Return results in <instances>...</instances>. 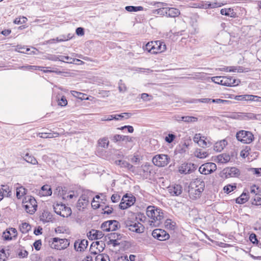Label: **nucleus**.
Returning a JSON list of instances; mask_svg holds the SVG:
<instances>
[{
    "label": "nucleus",
    "instance_id": "obj_1",
    "mask_svg": "<svg viewBox=\"0 0 261 261\" xmlns=\"http://www.w3.org/2000/svg\"><path fill=\"white\" fill-rule=\"evenodd\" d=\"M146 215L152 219L150 221V225H152L154 226H158L164 218L163 211L153 206L147 207Z\"/></svg>",
    "mask_w": 261,
    "mask_h": 261
},
{
    "label": "nucleus",
    "instance_id": "obj_2",
    "mask_svg": "<svg viewBox=\"0 0 261 261\" xmlns=\"http://www.w3.org/2000/svg\"><path fill=\"white\" fill-rule=\"evenodd\" d=\"M22 206L27 213L33 214L37 210V204L36 199L32 196L27 195L22 200Z\"/></svg>",
    "mask_w": 261,
    "mask_h": 261
},
{
    "label": "nucleus",
    "instance_id": "obj_3",
    "mask_svg": "<svg viewBox=\"0 0 261 261\" xmlns=\"http://www.w3.org/2000/svg\"><path fill=\"white\" fill-rule=\"evenodd\" d=\"M51 248L57 250L64 249L69 245V242L66 239L54 238L49 241Z\"/></svg>",
    "mask_w": 261,
    "mask_h": 261
},
{
    "label": "nucleus",
    "instance_id": "obj_4",
    "mask_svg": "<svg viewBox=\"0 0 261 261\" xmlns=\"http://www.w3.org/2000/svg\"><path fill=\"white\" fill-rule=\"evenodd\" d=\"M236 138L238 141L245 144L251 143L254 139L253 135L250 132L246 130H240L238 132Z\"/></svg>",
    "mask_w": 261,
    "mask_h": 261
},
{
    "label": "nucleus",
    "instance_id": "obj_5",
    "mask_svg": "<svg viewBox=\"0 0 261 261\" xmlns=\"http://www.w3.org/2000/svg\"><path fill=\"white\" fill-rule=\"evenodd\" d=\"M170 161V158L166 154H158L154 156L152 160L154 165L158 167L166 166Z\"/></svg>",
    "mask_w": 261,
    "mask_h": 261
},
{
    "label": "nucleus",
    "instance_id": "obj_6",
    "mask_svg": "<svg viewBox=\"0 0 261 261\" xmlns=\"http://www.w3.org/2000/svg\"><path fill=\"white\" fill-rule=\"evenodd\" d=\"M120 227L119 223L116 220H109L102 223L101 228L104 231H115Z\"/></svg>",
    "mask_w": 261,
    "mask_h": 261
},
{
    "label": "nucleus",
    "instance_id": "obj_7",
    "mask_svg": "<svg viewBox=\"0 0 261 261\" xmlns=\"http://www.w3.org/2000/svg\"><path fill=\"white\" fill-rule=\"evenodd\" d=\"M217 169L216 165L212 162H208L202 165L199 168L200 173L207 175L213 173Z\"/></svg>",
    "mask_w": 261,
    "mask_h": 261
},
{
    "label": "nucleus",
    "instance_id": "obj_8",
    "mask_svg": "<svg viewBox=\"0 0 261 261\" xmlns=\"http://www.w3.org/2000/svg\"><path fill=\"white\" fill-rule=\"evenodd\" d=\"M126 227L132 231L141 233L144 232V227L139 222H133L130 221L125 222Z\"/></svg>",
    "mask_w": 261,
    "mask_h": 261
},
{
    "label": "nucleus",
    "instance_id": "obj_9",
    "mask_svg": "<svg viewBox=\"0 0 261 261\" xmlns=\"http://www.w3.org/2000/svg\"><path fill=\"white\" fill-rule=\"evenodd\" d=\"M152 236L159 241H165L169 238V234L164 230L155 229L153 230Z\"/></svg>",
    "mask_w": 261,
    "mask_h": 261
},
{
    "label": "nucleus",
    "instance_id": "obj_10",
    "mask_svg": "<svg viewBox=\"0 0 261 261\" xmlns=\"http://www.w3.org/2000/svg\"><path fill=\"white\" fill-rule=\"evenodd\" d=\"M135 201V198L133 197H128L126 195L124 196L119 204L121 210H125L133 205Z\"/></svg>",
    "mask_w": 261,
    "mask_h": 261
},
{
    "label": "nucleus",
    "instance_id": "obj_11",
    "mask_svg": "<svg viewBox=\"0 0 261 261\" xmlns=\"http://www.w3.org/2000/svg\"><path fill=\"white\" fill-rule=\"evenodd\" d=\"M195 169L193 164L184 163L179 167V172L181 174H190Z\"/></svg>",
    "mask_w": 261,
    "mask_h": 261
},
{
    "label": "nucleus",
    "instance_id": "obj_12",
    "mask_svg": "<svg viewBox=\"0 0 261 261\" xmlns=\"http://www.w3.org/2000/svg\"><path fill=\"white\" fill-rule=\"evenodd\" d=\"M89 202V196L87 194L84 193L80 197L76 206L79 210H81V208L84 209L86 208V206L88 205Z\"/></svg>",
    "mask_w": 261,
    "mask_h": 261
},
{
    "label": "nucleus",
    "instance_id": "obj_13",
    "mask_svg": "<svg viewBox=\"0 0 261 261\" xmlns=\"http://www.w3.org/2000/svg\"><path fill=\"white\" fill-rule=\"evenodd\" d=\"M222 83H221V85L228 87L238 85L240 83V81L239 80H237L236 79H234L231 76L227 77L223 76V80H222Z\"/></svg>",
    "mask_w": 261,
    "mask_h": 261
},
{
    "label": "nucleus",
    "instance_id": "obj_14",
    "mask_svg": "<svg viewBox=\"0 0 261 261\" xmlns=\"http://www.w3.org/2000/svg\"><path fill=\"white\" fill-rule=\"evenodd\" d=\"M17 235V230L14 228H9L6 231L4 232L3 237L5 240H11L13 238H16Z\"/></svg>",
    "mask_w": 261,
    "mask_h": 261
},
{
    "label": "nucleus",
    "instance_id": "obj_15",
    "mask_svg": "<svg viewBox=\"0 0 261 261\" xmlns=\"http://www.w3.org/2000/svg\"><path fill=\"white\" fill-rule=\"evenodd\" d=\"M88 242L87 240L76 241L74 244L75 249L77 251H83L87 247Z\"/></svg>",
    "mask_w": 261,
    "mask_h": 261
},
{
    "label": "nucleus",
    "instance_id": "obj_16",
    "mask_svg": "<svg viewBox=\"0 0 261 261\" xmlns=\"http://www.w3.org/2000/svg\"><path fill=\"white\" fill-rule=\"evenodd\" d=\"M153 46H154V54L162 53L166 49L165 44L161 41H153Z\"/></svg>",
    "mask_w": 261,
    "mask_h": 261
},
{
    "label": "nucleus",
    "instance_id": "obj_17",
    "mask_svg": "<svg viewBox=\"0 0 261 261\" xmlns=\"http://www.w3.org/2000/svg\"><path fill=\"white\" fill-rule=\"evenodd\" d=\"M168 191L172 196H178L182 192V188L179 185H174L168 187Z\"/></svg>",
    "mask_w": 261,
    "mask_h": 261
},
{
    "label": "nucleus",
    "instance_id": "obj_18",
    "mask_svg": "<svg viewBox=\"0 0 261 261\" xmlns=\"http://www.w3.org/2000/svg\"><path fill=\"white\" fill-rule=\"evenodd\" d=\"M40 220L43 223H46L49 222H52L53 219V216L51 213L44 211L42 215L40 217Z\"/></svg>",
    "mask_w": 261,
    "mask_h": 261
},
{
    "label": "nucleus",
    "instance_id": "obj_19",
    "mask_svg": "<svg viewBox=\"0 0 261 261\" xmlns=\"http://www.w3.org/2000/svg\"><path fill=\"white\" fill-rule=\"evenodd\" d=\"M103 236L101 231L92 229L89 232V237L91 240H97L102 238Z\"/></svg>",
    "mask_w": 261,
    "mask_h": 261
},
{
    "label": "nucleus",
    "instance_id": "obj_20",
    "mask_svg": "<svg viewBox=\"0 0 261 261\" xmlns=\"http://www.w3.org/2000/svg\"><path fill=\"white\" fill-rule=\"evenodd\" d=\"M52 194L50 187L48 185H44L42 187L41 190L39 192V194L41 196H50Z\"/></svg>",
    "mask_w": 261,
    "mask_h": 261
},
{
    "label": "nucleus",
    "instance_id": "obj_21",
    "mask_svg": "<svg viewBox=\"0 0 261 261\" xmlns=\"http://www.w3.org/2000/svg\"><path fill=\"white\" fill-rule=\"evenodd\" d=\"M225 140H222L216 142L214 146V149L217 152H221L227 145Z\"/></svg>",
    "mask_w": 261,
    "mask_h": 261
},
{
    "label": "nucleus",
    "instance_id": "obj_22",
    "mask_svg": "<svg viewBox=\"0 0 261 261\" xmlns=\"http://www.w3.org/2000/svg\"><path fill=\"white\" fill-rule=\"evenodd\" d=\"M53 60L55 61H60L68 63H72L74 62L75 59L69 57L65 56H59L58 57H55Z\"/></svg>",
    "mask_w": 261,
    "mask_h": 261
},
{
    "label": "nucleus",
    "instance_id": "obj_23",
    "mask_svg": "<svg viewBox=\"0 0 261 261\" xmlns=\"http://www.w3.org/2000/svg\"><path fill=\"white\" fill-rule=\"evenodd\" d=\"M226 176L229 175L230 177L236 176L239 175V170L236 167H231L224 169Z\"/></svg>",
    "mask_w": 261,
    "mask_h": 261
},
{
    "label": "nucleus",
    "instance_id": "obj_24",
    "mask_svg": "<svg viewBox=\"0 0 261 261\" xmlns=\"http://www.w3.org/2000/svg\"><path fill=\"white\" fill-rule=\"evenodd\" d=\"M261 115L260 114H254L252 113H243L244 120L259 119Z\"/></svg>",
    "mask_w": 261,
    "mask_h": 261
},
{
    "label": "nucleus",
    "instance_id": "obj_25",
    "mask_svg": "<svg viewBox=\"0 0 261 261\" xmlns=\"http://www.w3.org/2000/svg\"><path fill=\"white\" fill-rule=\"evenodd\" d=\"M230 158L228 154L223 153L217 156V161L218 163H226L230 161Z\"/></svg>",
    "mask_w": 261,
    "mask_h": 261
},
{
    "label": "nucleus",
    "instance_id": "obj_26",
    "mask_svg": "<svg viewBox=\"0 0 261 261\" xmlns=\"http://www.w3.org/2000/svg\"><path fill=\"white\" fill-rule=\"evenodd\" d=\"M180 14L178 9L174 8H168L167 17H175Z\"/></svg>",
    "mask_w": 261,
    "mask_h": 261
},
{
    "label": "nucleus",
    "instance_id": "obj_27",
    "mask_svg": "<svg viewBox=\"0 0 261 261\" xmlns=\"http://www.w3.org/2000/svg\"><path fill=\"white\" fill-rule=\"evenodd\" d=\"M249 195L248 193L243 192L240 197L236 200V203L239 204H243L248 201L249 199Z\"/></svg>",
    "mask_w": 261,
    "mask_h": 261
},
{
    "label": "nucleus",
    "instance_id": "obj_28",
    "mask_svg": "<svg viewBox=\"0 0 261 261\" xmlns=\"http://www.w3.org/2000/svg\"><path fill=\"white\" fill-rule=\"evenodd\" d=\"M115 164L117 165L120 166L121 167H125L128 169L129 170H132L134 166L129 164V163L122 160H116L115 161Z\"/></svg>",
    "mask_w": 261,
    "mask_h": 261
},
{
    "label": "nucleus",
    "instance_id": "obj_29",
    "mask_svg": "<svg viewBox=\"0 0 261 261\" xmlns=\"http://www.w3.org/2000/svg\"><path fill=\"white\" fill-rule=\"evenodd\" d=\"M105 246V244L102 241H97L95 243H93L91 245L92 247H96L98 250V252L103 251Z\"/></svg>",
    "mask_w": 261,
    "mask_h": 261
},
{
    "label": "nucleus",
    "instance_id": "obj_30",
    "mask_svg": "<svg viewBox=\"0 0 261 261\" xmlns=\"http://www.w3.org/2000/svg\"><path fill=\"white\" fill-rule=\"evenodd\" d=\"M20 231L23 233H27L31 229V226L28 223H22L19 226Z\"/></svg>",
    "mask_w": 261,
    "mask_h": 261
},
{
    "label": "nucleus",
    "instance_id": "obj_31",
    "mask_svg": "<svg viewBox=\"0 0 261 261\" xmlns=\"http://www.w3.org/2000/svg\"><path fill=\"white\" fill-rule=\"evenodd\" d=\"M23 159L28 163H31L33 165H36L38 164V162L36 158L33 156L29 155L28 153H26Z\"/></svg>",
    "mask_w": 261,
    "mask_h": 261
},
{
    "label": "nucleus",
    "instance_id": "obj_32",
    "mask_svg": "<svg viewBox=\"0 0 261 261\" xmlns=\"http://www.w3.org/2000/svg\"><path fill=\"white\" fill-rule=\"evenodd\" d=\"M27 190L22 186L16 188V197L18 199H20L26 194Z\"/></svg>",
    "mask_w": 261,
    "mask_h": 261
},
{
    "label": "nucleus",
    "instance_id": "obj_33",
    "mask_svg": "<svg viewBox=\"0 0 261 261\" xmlns=\"http://www.w3.org/2000/svg\"><path fill=\"white\" fill-rule=\"evenodd\" d=\"M71 214V210L69 207L65 205V208L61 212L59 215L65 218L70 216Z\"/></svg>",
    "mask_w": 261,
    "mask_h": 261
},
{
    "label": "nucleus",
    "instance_id": "obj_34",
    "mask_svg": "<svg viewBox=\"0 0 261 261\" xmlns=\"http://www.w3.org/2000/svg\"><path fill=\"white\" fill-rule=\"evenodd\" d=\"M65 205L63 204L57 203L54 205L55 212L58 215L61 214V212L65 208Z\"/></svg>",
    "mask_w": 261,
    "mask_h": 261
},
{
    "label": "nucleus",
    "instance_id": "obj_35",
    "mask_svg": "<svg viewBox=\"0 0 261 261\" xmlns=\"http://www.w3.org/2000/svg\"><path fill=\"white\" fill-rule=\"evenodd\" d=\"M181 120L185 122H193L197 121V117L193 116H182L181 117Z\"/></svg>",
    "mask_w": 261,
    "mask_h": 261
},
{
    "label": "nucleus",
    "instance_id": "obj_36",
    "mask_svg": "<svg viewBox=\"0 0 261 261\" xmlns=\"http://www.w3.org/2000/svg\"><path fill=\"white\" fill-rule=\"evenodd\" d=\"M193 7L195 8H199L202 9H210L209 4H207L205 2H201L200 3L194 4Z\"/></svg>",
    "mask_w": 261,
    "mask_h": 261
},
{
    "label": "nucleus",
    "instance_id": "obj_37",
    "mask_svg": "<svg viewBox=\"0 0 261 261\" xmlns=\"http://www.w3.org/2000/svg\"><path fill=\"white\" fill-rule=\"evenodd\" d=\"M109 141L108 138H102L98 141L99 146L103 148H107L108 147Z\"/></svg>",
    "mask_w": 261,
    "mask_h": 261
},
{
    "label": "nucleus",
    "instance_id": "obj_38",
    "mask_svg": "<svg viewBox=\"0 0 261 261\" xmlns=\"http://www.w3.org/2000/svg\"><path fill=\"white\" fill-rule=\"evenodd\" d=\"M125 10L128 12H137L143 10V7L141 6L135 7V6H126L125 8Z\"/></svg>",
    "mask_w": 261,
    "mask_h": 261
},
{
    "label": "nucleus",
    "instance_id": "obj_39",
    "mask_svg": "<svg viewBox=\"0 0 261 261\" xmlns=\"http://www.w3.org/2000/svg\"><path fill=\"white\" fill-rule=\"evenodd\" d=\"M208 155V153L201 149L196 151V156L200 159H203Z\"/></svg>",
    "mask_w": 261,
    "mask_h": 261
},
{
    "label": "nucleus",
    "instance_id": "obj_40",
    "mask_svg": "<svg viewBox=\"0 0 261 261\" xmlns=\"http://www.w3.org/2000/svg\"><path fill=\"white\" fill-rule=\"evenodd\" d=\"M212 102L214 103H220L223 105H228L231 103V101L223 100L221 99H212Z\"/></svg>",
    "mask_w": 261,
    "mask_h": 261
},
{
    "label": "nucleus",
    "instance_id": "obj_41",
    "mask_svg": "<svg viewBox=\"0 0 261 261\" xmlns=\"http://www.w3.org/2000/svg\"><path fill=\"white\" fill-rule=\"evenodd\" d=\"M154 46H153V41H151L146 44L145 49L151 54H154Z\"/></svg>",
    "mask_w": 261,
    "mask_h": 261
},
{
    "label": "nucleus",
    "instance_id": "obj_42",
    "mask_svg": "<svg viewBox=\"0 0 261 261\" xmlns=\"http://www.w3.org/2000/svg\"><path fill=\"white\" fill-rule=\"evenodd\" d=\"M42 67L41 66H32V65H27V66H22L20 67V69L27 70H41L42 69Z\"/></svg>",
    "mask_w": 261,
    "mask_h": 261
},
{
    "label": "nucleus",
    "instance_id": "obj_43",
    "mask_svg": "<svg viewBox=\"0 0 261 261\" xmlns=\"http://www.w3.org/2000/svg\"><path fill=\"white\" fill-rule=\"evenodd\" d=\"M2 192L4 194V196L9 197L11 195V191L9 189V187L7 186H3V188L1 189Z\"/></svg>",
    "mask_w": 261,
    "mask_h": 261
},
{
    "label": "nucleus",
    "instance_id": "obj_44",
    "mask_svg": "<svg viewBox=\"0 0 261 261\" xmlns=\"http://www.w3.org/2000/svg\"><path fill=\"white\" fill-rule=\"evenodd\" d=\"M110 237L109 238L110 239V241H115V240H120L122 236L121 234L117 233H111L109 234Z\"/></svg>",
    "mask_w": 261,
    "mask_h": 261
},
{
    "label": "nucleus",
    "instance_id": "obj_45",
    "mask_svg": "<svg viewBox=\"0 0 261 261\" xmlns=\"http://www.w3.org/2000/svg\"><path fill=\"white\" fill-rule=\"evenodd\" d=\"M233 12V10L231 9V8H228V9H226V8H224V9H222L220 11V13L222 14V15H225V16H232L231 15V14Z\"/></svg>",
    "mask_w": 261,
    "mask_h": 261
},
{
    "label": "nucleus",
    "instance_id": "obj_46",
    "mask_svg": "<svg viewBox=\"0 0 261 261\" xmlns=\"http://www.w3.org/2000/svg\"><path fill=\"white\" fill-rule=\"evenodd\" d=\"M67 105V100L64 96H61V98L58 97V105L61 107L66 106Z\"/></svg>",
    "mask_w": 261,
    "mask_h": 261
},
{
    "label": "nucleus",
    "instance_id": "obj_47",
    "mask_svg": "<svg viewBox=\"0 0 261 261\" xmlns=\"http://www.w3.org/2000/svg\"><path fill=\"white\" fill-rule=\"evenodd\" d=\"M252 204L259 205H261V197L260 193L259 194H256L253 198V201L252 202Z\"/></svg>",
    "mask_w": 261,
    "mask_h": 261
},
{
    "label": "nucleus",
    "instance_id": "obj_48",
    "mask_svg": "<svg viewBox=\"0 0 261 261\" xmlns=\"http://www.w3.org/2000/svg\"><path fill=\"white\" fill-rule=\"evenodd\" d=\"M165 226L170 229H174L175 227V223L172 222L170 219H167L165 222Z\"/></svg>",
    "mask_w": 261,
    "mask_h": 261
},
{
    "label": "nucleus",
    "instance_id": "obj_49",
    "mask_svg": "<svg viewBox=\"0 0 261 261\" xmlns=\"http://www.w3.org/2000/svg\"><path fill=\"white\" fill-rule=\"evenodd\" d=\"M152 166L148 164V163H146L145 164L142 165L141 166V168H142L143 171L144 173H148L150 172L151 168Z\"/></svg>",
    "mask_w": 261,
    "mask_h": 261
},
{
    "label": "nucleus",
    "instance_id": "obj_50",
    "mask_svg": "<svg viewBox=\"0 0 261 261\" xmlns=\"http://www.w3.org/2000/svg\"><path fill=\"white\" fill-rule=\"evenodd\" d=\"M157 14L167 16L168 8H161L156 10Z\"/></svg>",
    "mask_w": 261,
    "mask_h": 261
},
{
    "label": "nucleus",
    "instance_id": "obj_51",
    "mask_svg": "<svg viewBox=\"0 0 261 261\" xmlns=\"http://www.w3.org/2000/svg\"><path fill=\"white\" fill-rule=\"evenodd\" d=\"M247 97L248 98V100L249 101L261 102V97L258 96L249 95V96Z\"/></svg>",
    "mask_w": 261,
    "mask_h": 261
},
{
    "label": "nucleus",
    "instance_id": "obj_52",
    "mask_svg": "<svg viewBox=\"0 0 261 261\" xmlns=\"http://www.w3.org/2000/svg\"><path fill=\"white\" fill-rule=\"evenodd\" d=\"M235 189H236V186L228 185L224 187L223 190L224 192L228 194L230 192L233 191Z\"/></svg>",
    "mask_w": 261,
    "mask_h": 261
},
{
    "label": "nucleus",
    "instance_id": "obj_53",
    "mask_svg": "<svg viewBox=\"0 0 261 261\" xmlns=\"http://www.w3.org/2000/svg\"><path fill=\"white\" fill-rule=\"evenodd\" d=\"M249 171L251 172L253 174L256 175L257 176H261V168H252L250 169Z\"/></svg>",
    "mask_w": 261,
    "mask_h": 261
},
{
    "label": "nucleus",
    "instance_id": "obj_54",
    "mask_svg": "<svg viewBox=\"0 0 261 261\" xmlns=\"http://www.w3.org/2000/svg\"><path fill=\"white\" fill-rule=\"evenodd\" d=\"M250 150V148L248 147H246L245 149H244L241 152V156L244 158H245L246 157L248 156V155L249 154V151Z\"/></svg>",
    "mask_w": 261,
    "mask_h": 261
},
{
    "label": "nucleus",
    "instance_id": "obj_55",
    "mask_svg": "<svg viewBox=\"0 0 261 261\" xmlns=\"http://www.w3.org/2000/svg\"><path fill=\"white\" fill-rule=\"evenodd\" d=\"M223 76H214L212 78V80L213 82L221 85L222 83V80H223Z\"/></svg>",
    "mask_w": 261,
    "mask_h": 261
},
{
    "label": "nucleus",
    "instance_id": "obj_56",
    "mask_svg": "<svg viewBox=\"0 0 261 261\" xmlns=\"http://www.w3.org/2000/svg\"><path fill=\"white\" fill-rule=\"evenodd\" d=\"M175 138V136L172 134H169L167 136L165 137V141L170 143L173 141L174 139Z\"/></svg>",
    "mask_w": 261,
    "mask_h": 261
},
{
    "label": "nucleus",
    "instance_id": "obj_57",
    "mask_svg": "<svg viewBox=\"0 0 261 261\" xmlns=\"http://www.w3.org/2000/svg\"><path fill=\"white\" fill-rule=\"evenodd\" d=\"M195 103L202 102V103H209L212 102V99L211 98H201V99H196L193 101Z\"/></svg>",
    "mask_w": 261,
    "mask_h": 261
},
{
    "label": "nucleus",
    "instance_id": "obj_58",
    "mask_svg": "<svg viewBox=\"0 0 261 261\" xmlns=\"http://www.w3.org/2000/svg\"><path fill=\"white\" fill-rule=\"evenodd\" d=\"M250 193L254 194L255 196L256 194H259L258 188L256 187L255 185H253L250 188Z\"/></svg>",
    "mask_w": 261,
    "mask_h": 261
},
{
    "label": "nucleus",
    "instance_id": "obj_59",
    "mask_svg": "<svg viewBox=\"0 0 261 261\" xmlns=\"http://www.w3.org/2000/svg\"><path fill=\"white\" fill-rule=\"evenodd\" d=\"M224 5V4L222 3H217L215 2L214 3H209V7L210 9L217 8V7H220Z\"/></svg>",
    "mask_w": 261,
    "mask_h": 261
},
{
    "label": "nucleus",
    "instance_id": "obj_60",
    "mask_svg": "<svg viewBox=\"0 0 261 261\" xmlns=\"http://www.w3.org/2000/svg\"><path fill=\"white\" fill-rule=\"evenodd\" d=\"M33 245H34L35 249L36 250H37V251L41 249V246L42 245L41 241L40 240L36 241L34 242Z\"/></svg>",
    "mask_w": 261,
    "mask_h": 261
},
{
    "label": "nucleus",
    "instance_id": "obj_61",
    "mask_svg": "<svg viewBox=\"0 0 261 261\" xmlns=\"http://www.w3.org/2000/svg\"><path fill=\"white\" fill-rule=\"evenodd\" d=\"M249 240L254 244H257L258 240L255 234L251 233L249 237Z\"/></svg>",
    "mask_w": 261,
    "mask_h": 261
},
{
    "label": "nucleus",
    "instance_id": "obj_62",
    "mask_svg": "<svg viewBox=\"0 0 261 261\" xmlns=\"http://www.w3.org/2000/svg\"><path fill=\"white\" fill-rule=\"evenodd\" d=\"M7 258L5 251L4 249H2L0 251V261H6Z\"/></svg>",
    "mask_w": 261,
    "mask_h": 261
},
{
    "label": "nucleus",
    "instance_id": "obj_63",
    "mask_svg": "<svg viewBox=\"0 0 261 261\" xmlns=\"http://www.w3.org/2000/svg\"><path fill=\"white\" fill-rule=\"evenodd\" d=\"M28 255V252L25 250H21L18 253V256L20 258H24Z\"/></svg>",
    "mask_w": 261,
    "mask_h": 261
},
{
    "label": "nucleus",
    "instance_id": "obj_64",
    "mask_svg": "<svg viewBox=\"0 0 261 261\" xmlns=\"http://www.w3.org/2000/svg\"><path fill=\"white\" fill-rule=\"evenodd\" d=\"M198 144L199 146H201L203 148L207 147V142L203 138H202L199 142H198Z\"/></svg>",
    "mask_w": 261,
    "mask_h": 261
}]
</instances>
